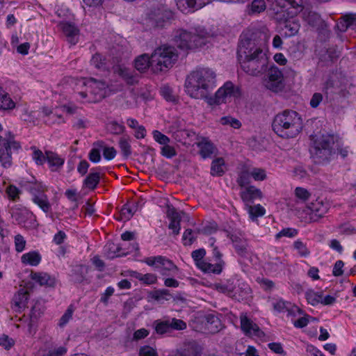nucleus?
Listing matches in <instances>:
<instances>
[{"label":"nucleus","mask_w":356,"mask_h":356,"mask_svg":"<svg viewBox=\"0 0 356 356\" xmlns=\"http://www.w3.org/2000/svg\"><path fill=\"white\" fill-rule=\"evenodd\" d=\"M237 56L242 70L250 75L257 76L267 67L268 57L254 33H245L241 36Z\"/></svg>","instance_id":"1"},{"label":"nucleus","mask_w":356,"mask_h":356,"mask_svg":"<svg viewBox=\"0 0 356 356\" xmlns=\"http://www.w3.org/2000/svg\"><path fill=\"white\" fill-rule=\"evenodd\" d=\"M216 76L209 68H202L192 72L185 82L186 93L192 98L204 99L207 103L213 101L210 95L216 88Z\"/></svg>","instance_id":"2"},{"label":"nucleus","mask_w":356,"mask_h":356,"mask_svg":"<svg viewBox=\"0 0 356 356\" xmlns=\"http://www.w3.org/2000/svg\"><path fill=\"white\" fill-rule=\"evenodd\" d=\"M273 131L282 138H293L302 129V119L295 111L286 109L277 113L272 123Z\"/></svg>","instance_id":"3"},{"label":"nucleus","mask_w":356,"mask_h":356,"mask_svg":"<svg viewBox=\"0 0 356 356\" xmlns=\"http://www.w3.org/2000/svg\"><path fill=\"white\" fill-rule=\"evenodd\" d=\"M151 57L152 70L158 73L172 67L177 59V54L174 47L164 45L156 48Z\"/></svg>","instance_id":"4"},{"label":"nucleus","mask_w":356,"mask_h":356,"mask_svg":"<svg viewBox=\"0 0 356 356\" xmlns=\"http://www.w3.org/2000/svg\"><path fill=\"white\" fill-rule=\"evenodd\" d=\"M334 138L331 135H322L314 141L312 154L314 156L323 160L327 159L332 152Z\"/></svg>","instance_id":"5"},{"label":"nucleus","mask_w":356,"mask_h":356,"mask_svg":"<svg viewBox=\"0 0 356 356\" xmlns=\"http://www.w3.org/2000/svg\"><path fill=\"white\" fill-rule=\"evenodd\" d=\"M282 79L281 71L277 68H271L268 73V77L264 81V84L267 89L277 92L283 88Z\"/></svg>","instance_id":"6"},{"label":"nucleus","mask_w":356,"mask_h":356,"mask_svg":"<svg viewBox=\"0 0 356 356\" xmlns=\"http://www.w3.org/2000/svg\"><path fill=\"white\" fill-rule=\"evenodd\" d=\"M88 83H90L89 86L86 82H83V85L90 89V95H94V97L90 102H98L105 97V89L107 86L105 82L97 81L95 79L91 78Z\"/></svg>","instance_id":"7"},{"label":"nucleus","mask_w":356,"mask_h":356,"mask_svg":"<svg viewBox=\"0 0 356 356\" xmlns=\"http://www.w3.org/2000/svg\"><path fill=\"white\" fill-rule=\"evenodd\" d=\"M113 63H117V65L113 67L114 73L122 77L129 85H134L138 82L137 77L134 74V72L125 67L124 65L119 64L121 62L119 58H113Z\"/></svg>","instance_id":"8"},{"label":"nucleus","mask_w":356,"mask_h":356,"mask_svg":"<svg viewBox=\"0 0 356 356\" xmlns=\"http://www.w3.org/2000/svg\"><path fill=\"white\" fill-rule=\"evenodd\" d=\"M307 207L312 211L310 219L314 222L318 220L328 211V204L324 203L321 198H317L315 202L309 203Z\"/></svg>","instance_id":"9"},{"label":"nucleus","mask_w":356,"mask_h":356,"mask_svg":"<svg viewBox=\"0 0 356 356\" xmlns=\"http://www.w3.org/2000/svg\"><path fill=\"white\" fill-rule=\"evenodd\" d=\"M19 147V143L15 141L3 143V147L0 149V161L4 168L10 167L12 164L10 149H18Z\"/></svg>","instance_id":"10"},{"label":"nucleus","mask_w":356,"mask_h":356,"mask_svg":"<svg viewBox=\"0 0 356 356\" xmlns=\"http://www.w3.org/2000/svg\"><path fill=\"white\" fill-rule=\"evenodd\" d=\"M241 198L246 207L252 205L257 200H261L263 197L262 192L254 186H247L240 193Z\"/></svg>","instance_id":"11"},{"label":"nucleus","mask_w":356,"mask_h":356,"mask_svg":"<svg viewBox=\"0 0 356 356\" xmlns=\"http://www.w3.org/2000/svg\"><path fill=\"white\" fill-rule=\"evenodd\" d=\"M241 327L246 335H250L252 332L256 337H263L265 336V333L246 315L241 316Z\"/></svg>","instance_id":"12"},{"label":"nucleus","mask_w":356,"mask_h":356,"mask_svg":"<svg viewBox=\"0 0 356 356\" xmlns=\"http://www.w3.org/2000/svg\"><path fill=\"white\" fill-rule=\"evenodd\" d=\"M192 35L193 33L186 30L179 29L175 33L174 42L180 49H191Z\"/></svg>","instance_id":"13"},{"label":"nucleus","mask_w":356,"mask_h":356,"mask_svg":"<svg viewBox=\"0 0 356 356\" xmlns=\"http://www.w3.org/2000/svg\"><path fill=\"white\" fill-rule=\"evenodd\" d=\"M168 356H201V349L195 342H189Z\"/></svg>","instance_id":"14"},{"label":"nucleus","mask_w":356,"mask_h":356,"mask_svg":"<svg viewBox=\"0 0 356 356\" xmlns=\"http://www.w3.org/2000/svg\"><path fill=\"white\" fill-rule=\"evenodd\" d=\"M61 29L67 38V41L72 44H75L78 41L79 30L74 24L68 22L60 24Z\"/></svg>","instance_id":"15"},{"label":"nucleus","mask_w":356,"mask_h":356,"mask_svg":"<svg viewBox=\"0 0 356 356\" xmlns=\"http://www.w3.org/2000/svg\"><path fill=\"white\" fill-rule=\"evenodd\" d=\"M303 19L312 27H318L323 23L320 15L309 8H305L302 11Z\"/></svg>","instance_id":"16"},{"label":"nucleus","mask_w":356,"mask_h":356,"mask_svg":"<svg viewBox=\"0 0 356 356\" xmlns=\"http://www.w3.org/2000/svg\"><path fill=\"white\" fill-rule=\"evenodd\" d=\"M352 26L356 27V13H347L342 15L337 24V28L341 32H346Z\"/></svg>","instance_id":"17"},{"label":"nucleus","mask_w":356,"mask_h":356,"mask_svg":"<svg viewBox=\"0 0 356 356\" xmlns=\"http://www.w3.org/2000/svg\"><path fill=\"white\" fill-rule=\"evenodd\" d=\"M46 161L49 163L51 171H56L61 168L65 162L64 159L61 158L57 153L50 151H45Z\"/></svg>","instance_id":"18"},{"label":"nucleus","mask_w":356,"mask_h":356,"mask_svg":"<svg viewBox=\"0 0 356 356\" xmlns=\"http://www.w3.org/2000/svg\"><path fill=\"white\" fill-rule=\"evenodd\" d=\"M284 28L285 29V35L291 37L298 33L300 24L298 19L291 17L284 21Z\"/></svg>","instance_id":"19"},{"label":"nucleus","mask_w":356,"mask_h":356,"mask_svg":"<svg viewBox=\"0 0 356 356\" xmlns=\"http://www.w3.org/2000/svg\"><path fill=\"white\" fill-rule=\"evenodd\" d=\"M224 265L225 262L223 261L217 262L216 264H211L205 261H200L197 264V266L204 272L213 273L214 274H220L222 270Z\"/></svg>","instance_id":"20"},{"label":"nucleus","mask_w":356,"mask_h":356,"mask_svg":"<svg viewBox=\"0 0 356 356\" xmlns=\"http://www.w3.org/2000/svg\"><path fill=\"white\" fill-rule=\"evenodd\" d=\"M156 268H161V274L163 275H169V272H177V266L170 259L162 256V260L159 262Z\"/></svg>","instance_id":"21"},{"label":"nucleus","mask_w":356,"mask_h":356,"mask_svg":"<svg viewBox=\"0 0 356 356\" xmlns=\"http://www.w3.org/2000/svg\"><path fill=\"white\" fill-rule=\"evenodd\" d=\"M129 275L145 284H153L157 282V276L153 273L141 274L137 271H130Z\"/></svg>","instance_id":"22"},{"label":"nucleus","mask_w":356,"mask_h":356,"mask_svg":"<svg viewBox=\"0 0 356 356\" xmlns=\"http://www.w3.org/2000/svg\"><path fill=\"white\" fill-rule=\"evenodd\" d=\"M150 66L152 67V57H149L147 54H143L135 60V67L140 72H144Z\"/></svg>","instance_id":"23"},{"label":"nucleus","mask_w":356,"mask_h":356,"mask_svg":"<svg viewBox=\"0 0 356 356\" xmlns=\"http://www.w3.org/2000/svg\"><path fill=\"white\" fill-rule=\"evenodd\" d=\"M29 293L24 290L20 289L14 296L13 298V302L14 305L18 309H22L26 307L29 298Z\"/></svg>","instance_id":"24"},{"label":"nucleus","mask_w":356,"mask_h":356,"mask_svg":"<svg viewBox=\"0 0 356 356\" xmlns=\"http://www.w3.org/2000/svg\"><path fill=\"white\" fill-rule=\"evenodd\" d=\"M197 146L200 147V154L204 159L211 157L216 150L213 145L205 139L199 142Z\"/></svg>","instance_id":"25"},{"label":"nucleus","mask_w":356,"mask_h":356,"mask_svg":"<svg viewBox=\"0 0 356 356\" xmlns=\"http://www.w3.org/2000/svg\"><path fill=\"white\" fill-rule=\"evenodd\" d=\"M206 326L211 332H217L220 327V319L214 314H209L205 316Z\"/></svg>","instance_id":"26"},{"label":"nucleus","mask_w":356,"mask_h":356,"mask_svg":"<svg viewBox=\"0 0 356 356\" xmlns=\"http://www.w3.org/2000/svg\"><path fill=\"white\" fill-rule=\"evenodd\" d=\"M41 257L38 252L33 251L26 253L22 257V262L31 266H37L40 264Z\"/></svg>","instance_id":"27"},{"label":"nucleus","mask_w":356,"mask_h":356,"mask_svg":"<svg viewBox=\"0 0 356 356\" xmlns=\"http://www.w3.org/2000/svg\"><path fill=\"white\" fill-rule=\"evenodd\" d=\"M251 170L247 167H243L238 174L237 183L241 187H244L250 183Z\"/></svg>","instance_id":"28"},{"label":"nucleus","mask_w":356,"mask_h":356,"mask_svg":"<svg viewBox=\"0 0 356 356\" xmlns=\"http://www.w3.org/2000/svg\"><path fill=\"white\" fill-rule=\"evenodd\" d=\"M33 202L39 206V207L45 213H47L51 207L46 194H41L40 196L32 197Z\"/></svg>","instance_id":"29"},{"label":"nucleus","mask_w":356,"mask_h":356,"mask_svg":"<svg viewBox=\"0 0 356 356\" xmlns=\"http://www.w3.org/2000/svg\"><path fill=\"white\" fill-rule=\"evenodd\" d=\"M225 161L222 158H218L213 161L211 168V174L213 176H222L224 174L223 166Z\"/></svg>","instance_id":"30"},{"label":"nucleus","mask_w":356,"mask_h":356,"mask_svg":"<svg viewBox=\"0 0 356 356\" xmlns=\"http://www.w3.org/2000/svg\"><path fill=\"white\" fill-rule=\"evenodd\" d=\"M100 180L99 173L98 172H90L85 179L83 181L86 187L94 190Z\"/></svg>","instance_id":"31"},{"label":"nucleus","mask_w":356,"mask_h":356,"mask_svg":"<svg viewBox=\"0 0 356 356\" xmlns=\"http://www.w3.org/2000/svg\"><path fill=\"white\" fill-rule=\"evenodd\" d=\"M246 207L248 211L250 217L252 220L257 219L258 217L264 216L266 212L265 209L260 204H257L254 206L250 205Z\"/></svg>","instance_id":"32"},{"label":"nucleus","mask_w":356,"mask_h":356,"mask_svg":"<svg viewBox=\"0 0 356 356\" xmlns=\"http://www.w3.org/2000/svg\"><path fill=\"white\" fill-rule=\"evenodd\" d=\"M31 278L41 286L49 285V281L50 280V276L45 273L31 272Z\"/></svg>","instance_id":"33"},{"label":"nucleus","mask_w":356,"mask_h":356,"mask_svg":"<svg viewBox=\"0 0 356 356\" xmlns=\"http://www.w3.org/2000/svg\"><path fill=\"white\" fill-rule=\"evenodd\" d=\"M29 190L33 197L40 196L41 194H45L46 187L41 182L35 181L31 183L29 186Z\"/></svg>","instance_id":"34"},{"label":"nucleus","mask_w":356,"mask_h":356,"mask_svg":"<svg viewBox=\"0 0 356 356\" xmlns=\"http://www.w3.org/2000/svg\"><path fill=\"white\" fill-rule=\"evenodd\" d=\"M15 104L8 94L0 93V109L8 110L15 107Z\"/></svg>","instance_id":"35"},{"label":"nucleus","mask_w":356,"mask_h":356,"mask_svg":"<svg viewBox=\"0 0 356 356\" xmlns=\"http://www.w3.org/2000/svg\"><path fill=\"white\" fill-rule=\"evenodd\" d=\"M31 149L33 150L32 158L35 163L38 165H43L46 161L45 152L43 153L35 146L31 147Z\"/></svg>","instance_id":"36"},{"label":"nucleus","mask_w":356,"mask_h":356,"mask_svg":"<svg viewBox=\"0 0 356 356\" xmlns=\"http://www.w3.org/2000/svg\"><path fill=\"white\" fill-rule=\"evenodd\" d=\"M155 331L159 334H163L170 332V321H156L154 323Z\"/></svg>","instance_id":"37"},{"label":"nucleus","mask_w":356,"mask_h":356,"mask_svg":"<svg viewBox=\"0 0 356 356\" xmlns=\"http://www.w3.org/2000/svg\"><path fill=\"white\" fill-rule=\"evenodd\" d=\"M305 296L308 303L312 305H316L322 301V294L316 293L312 290L307 291Z\"/></svg>","instance_id":"38"},{"label":"nucleus","mask_w":356,"mask_h":356,"mask_svg":"<svg viewBox=\"0 0 356 356\" xmlns=\"http://www.w3.org/2000/svg\"><path fill=\"white\" fill-rule=\"evenodd\" d=\"M227 96V95L226 94V92H225L223 89L220 88L215 93L213 92L212 95H210V97L212 99L213 102L208 104L210 105L220 104L221 102H223V99Z\"/></svg>","instance_id":"39"},{"label":"nucleus","mask_w":356,"mask_h":356,"mask_svg":"<svg viewBox=\"0 0 356 356\" xmlns=\"http://www.w3.org/2000/svg\"><path fill=\"white\" fill-rule=\"evenodd\" d=\"M91 63L97 69H106V59L102 55L99 54H95L92 56Z\"/></svg>","instance_id":"40"},{"label":"nucleus","mask_w":356,"mask_h":356,"mask_svg":"<svg viewBox=\"0 0 356 356\" xmlns=\"http://www.w3.org/2000/svg\"><path fill=\"white\" fill-rule=\"evenodd\" d=\"M206 43V37L200 34H193L191 38V49L202 47Z\"/></svg>","instance_id":"41"},{"label":"nucleus","mask_w":356,"mask_h":356,"mask_svg":"<svg viewBox=\"0 0 356 356\" xmlns=\"http://www.w3.org/2000/svg\"><path fill=\"white\" fill-rule=\"evenodd\" d=\"M161 92L163 97L169 102H175L177 98L173 94L172 89L168 86H164L161 88Z\"/></svg>","instance_id":"42"},{"label":"nucleus","mask_w":356,"mask_h":356,"mask_svg":"<svg viewBox=\"0 0 356 356\" xmlns=\"http://www.w3.org/2000/svg\"><path fill=\"white\" fill-rule=\"evenodd\" d=\"M40 316V309L38 305H34L31 312L30 314V322L29 323V330L31 332V327L36 322L37 319Z\"/></svg>","instance_id":"43"},{"label":"nucleus","mask_w":356,"mask_h":356,"mask_svg":"<svg viewBox=\"0 0 356 356\" xmlns=\"http://www.w3.org/2000/svg\"><path fill=\"white\" fill-rule=\"evenodd\" d=\"M251 177L255 181H263L266 178V172L264 169L253 168L250 169Z\"/></svg>","instance_id":"44"},{"label":"nucleus","mask_w":356,"mask_h":356,"mask_svg":"<svg viewBox=\"0 0 356 356\" xmlns=\"http://www.w3.org/2000/svg\"><path fill=\"white\" fill-rule=\"evenodd\" d=\"M186 328V323L181 320L173 318L171 321H170V331L172 330H182Z\"/></svg>","instance_id":"45"},{"label":"nucleus","mask_w":356,"mask_h":356,"mask_svg":"<svg viewBox=\"0 0 356 356\" xmlns=\"http://www.w3.org/2000/svg\"><path fill=\"white\" fill-rule=\"evenodd\" d=\"M119 145H120V147L123 153V154L127 157L128 156H129L131 153V146L129 143V141L128 140L124 138V137H122L120 139V141H119Z\"/></svg>","instance_id":"46"},{"label":"nucleus","mask_w":356,"mask_h":356,"mask_svg":"<svg viewBox=\"0 0 356 356\" xmlns=\"http://www.w3.org/2000/svg\"><path fill=\"white\" fill-rule=\"evenodd\" d=\"M266 9L264 0H254L251 4V10L254 13H259Z\"/></svg>","instance_id":"47"},{"label":"nucleus","mask_w":356,"mask_h":356,"mask_svg":"<svg viewBox=\"0 0 356 356\" xmlns=\"http://www.w3.org/2000/svg\"><path fill=\"white\" fill-rule=\"evenodd\" d=\"M222 124H229L234 129H238L241 126V123L239 120L232 117H223L220 119Z\"/></svg>","instance_id":"48"},{"label":"nucleus","mask_w":356,"mask_h":356,"mask_svg":"<svg viewBox=\"0 0 356 356\" xmlns=\"http://www.w3.org/2000/svg\"><path fill=\"white\" fill-rule=\"evenodd\" d=\"M153 137L157 143L163 145L168 144L170 141V138L167 136L157 130L153 131Z\"/></svg>","instance_id":"49"},{"label":"nucleus","mask_w":356,"mask_h":356,"mask_svg":"<svg viewBox=\"0 0 356 356\" xmlns=\"http://www.w3.org/2000/svg\"><path fill=\"white\" fill-rule=\"evenodd\" d=\"M161 154L163 156L170 159L177 155V152L172 146H170L167 144L161 147Z\"/></svg>","instance_id":"50"},{"label":"nucleus","mask_w":356,"mask_h":356,"mask_svg":"<svg viewBox=\"0 0 356 356\" xmlns=\"http://www.w3.org/2000/svg\"><path fill=\"white\" fill-rule=\"evenodd\" d=\"M298 234V230L293 228H284L281 230L277 235L276 238H280L282 236L293 237Z\"/></svg>","instance_id":"51"},{"label":"nucleus","mask_w":356,"mask_h":356,"mask_svg":"<svg viewBox=\"0 0 356 356\" xmlns=\"http://www.w3.org/2000/svg\"><path fill=\"white\" fill-rule=\"evenodd\" d=\"M296 195L298 198L306 201L310 197V193L305 188L297 187L295 190Z\"/></svg>","instance_id":"52"},{"label":"nucleus","mask_w":356,"mask_h":356,"mask_svg":"<svg viewBox=\"0 0 356 356\" xmlns=\"http://www.w3.org/2000/svg\"><path fill=\"white\" fill-rule=\"evenodd\" d=\"M73 312H74L73 307L72 305H70L67 308V309L66 310V312L63 314V316L61 317V318L60 320V323H59L60 326L62 327V326L65 325L70 321V319L72 318Z\"/></svg>","instance_id":"53"},{"label":"nucleus","mask_w":356,"mask_h":356,"mask_svg":"<svg viewBox=\"0 0 356 356\" xmlns=\"http://www.w3.org/2000/svg\"><path fill=\"white\" fill-rule=\"evenodd\" d=\"M222 88L226 92L227 96H236L238 94V90L234 89V86L232 82L225 83Z\"/></svg>","instance_id":"54"},{"label":"nucleus","mask_w":356,"mask_h":356,"mask_svg":"<svg viewBox=\"0 0 356 356\" xmlns=\"http://www.w3.org/2000/svg\"><path fill=\"white\" fill-rule=\"evenodd\" d=\"M15 243L16 251L20 252L25 248L26 241L24 239L22 236L17 234L15 237Z\"/></svg>","instance_id":"55"},{"label":"nucleus","mask_w":356,"mask_h":356,"mask_svg":"<svg viewBox=\"0 0 356 356\" xmlns=\"http://www.w3.org/2000/svg\"><path fill=\"white\" fill-rule=\"evenodd\" d=\"M294 248L298 250L299 254L301 256L305 257L309 253L306 245L300 241H297L294 243Z\"/></svg>","instance_id":"56"},{"label":"nucleus","mask_w":356,"mask_h":356,"mask_svg":"<svg viewBox=\"0 0 356 356\" xmlns=\"http://www.w3.org/2000/svg\"><path fill=\"white\" fill-rule=\"evenodd\" d=\"M6 193L12 200H16V199L19 198V191L13 185H10L7 188Z\"/></svg>","instance_id":"57"},{"label":"nucleus","mask_w":356,"mask_h":356,"mask_svg":"<svg viewBox=\"0 0 356 356\" xmlns=\"http://www.w3.org/2000/svg\"><path fill=\"white\" fill-rule=\"evenodd\" d=\"M140 356H158L156 351L150 346H144L140 349Z\"/></svg>","instance_id":"58"},{"label":"nucleus","mask_w":356,"mask_h":356,"mask_svg":"<svg viewBox=\"0 0 356 356\" xmlns=\"http://www.w3.org/2000/svg\"><path fill=\"white\" fill-rule=\"evenodd\" d=\"M14 345V340L9 338L7 335H3L0 338V346L6 349H10Z\"/></svg>","instance_id":"59"},{"label":"nucleus","mask_w":356,"mask_h":356,"mask_svg":"<svg viewBox=\"0 0 356 356\" xmlns=\"http://www.w3.org/2000/svg\"><path fill=\"white\" fill-rule=\"evenodd\" d=\"M323 100V95L320 92H315L311 100H310V106L312 108H316L318 106V105L320 104V103L322 102Z\"/></svg>","instance_id":"60"},{"label":"nucleus","mask_w":356,"mask_h":356,"mask_svg":"<svg viewBox=\"0 0 356 356\" xmlns=\"http://www.w3.org/2000/svg\"><path fill=\"white\" fill-rule=\"evenodd\" d=\"M90 161L93 163H97L101 159L100 151L97 148H92L88 155Z\"/></svg>","instance_id":"61"},{"label":"nucleus","mask_w":356,"mask_h":356,"mask_svg":"<svg viewBox=\"0 0 356 356\" xmlns=\"http://www.w3.org/2000/svg\"><path fill=\"white\" fill-rule=\"evenodd\" d=\"M103 155L106 159L111 160L116 155V150L113 147H105L103 150Z\"/></svg>","instance_id":"62"},{"label":"nucleus","mask_w":356,"mask_h":356,"mask_svg":"<svg viewBox=\"0 0 356 356\" xmlns=\"http://www.w3.org/2000/svg\"><path fill=\"white\" fill-rule=\"evenodd\" d=\"M205 254L206 251L204 249L196 250L192 252V257L197 264L200 261H204L202 259Z\"/></svg>","instance_id":"63"},{"label":"nucleus","mask_w":356,"mask_h":356,"mask_svg":"<svg viewBox=\"0 0 356 356\" xmlns=\"http://www.w3.org/2000/svg\"><path fill=\"white\" fill-rule=\"evenodd\" d=\"M67 350L64 347H59L58 348L49 350L47 356H63Z\"/></svg>","instance_id":"64"}]
</instances>
